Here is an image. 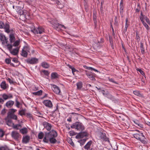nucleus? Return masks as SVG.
Segmentation results:
<instances>
[{
	"label": "nucleus",
	"instance_id": "338daca9",
	"mask_svg": "<svg viewBox=\"0 0 150 150\" xmlns=\"http://www.w3.org/2000/svg\"><path fill=\"white\" fill-rule=\"evenodd\" d=\"M88 70H93V67H89L88 68Z\"/></svg>",
	"mask_w": 150,
	"mask_h": 150
},
{
	"label": "nucleus",
	"instance_id": "6e6d98bb",
	"mask_svg": "<svg viewBox=\"0 0 150 150\" xmlns=\"http://www.w3.org/2000/svg\"><path fill=\"white\" fill-rule=\"evenodd\" d=\"M4 100L3 99L0 98V103H3L4 102Z\"/></svg>",
	"mask_w": 150,
	"mask_h": 150
},
{
	"label": "nucleus",
	"instance_id": "ddd939ff",
	"mask_svg": "<svg viewBox=\"0 0 150 150\" xmlns=\"http://www.w3.org/2000/svg\"><path fill=\"white\" fill-rule=\"evenodd\" d=\"M11 59H12V61L15 63H11V66L14 67H16L19 65L20 63L18 61L17 58H11Z\"/></svg>",
	"mask_w": 150,
	"mask_h": 150
},
{
	"label": "nucleus",
	"instance_id": "e433bc0d",
	"mask_svg": "<svg viewBox=\"0 0 150 150\" xmlns=\"http://www.w3.org/2000/svg\"><path fill=\"white\" fill-rule=\"evenodd\" d=\"M136 70L137 71H139L143 76L145 77V75L144 71H143L141 69H137Z\"/></svg>",
	"mask_w": 150,
	"mask_h": 150
},
{
	"label": "nucleus",
	"instance_id": "5701e85b",
	"mask_svg": "<svg viewBox=\"0 0 150 150\" xmlns=\"http://www.w3.org/2000/svg\"><path fill=\"white\" fill-rule=\"evenodd\" d=\"M43 125L44 127L48 130H50L52 128L51 125L49 123L47 122H43Z\"/></svg>",
	"mask_w": 150,
	"mask_h": 150
},
{
	"label": "nucleus",
	"instance_id": "7c9ffc66",
	"mask_svg": "<svg viewBox=\"0 0 150 150\" xmlns=\"http://www.w3.org/2000/svg\"><path fill=\"white\" fill-rule=\"evenodd\" d=\"M12 127L14 129L18 130L21 127V124L14 125V124Z\"/></svg>",
	"mask_w": 150,
	"mask_h": 150
},
{
	"label": "nucleus",
	"instance_id": "4d7b16f0",
	"mask_svg": "<svg viewBox=\"0 0 150 150\" xmlns=\"http://www.w3.org/2000/svg\"><path fill=\"white\" fill-rule=\"evenodd\" d=\"M102 93L103 94V95H107V94L105 93V91L104 90H102L101 91Z\"/></svg>",
	"mask_w": 150,
	"mask_h": 150
},
{
	"label": "nucleus",
	"instance_id": "09e8293b",
	"mask_svg": "<svg viewBox=\"0 0 150 150\" xmlns=\"http://www.w3.org/2000/svg\"><path fill=\"white\" fill-rule=\"evenodd\" d=\"M123 7L122 6H120V13H122L123 12Z\"/></svg>",
	"mask_w": 150,
	"mask_h": 150
},
{
	"label": "nucleus",
	"instance_id": "13d9d810",
	"mask_svg": "<svg viewBox=\"0 0 150 150\" xmlns=\"http://www.w3.org/2000/svg\"><path fill=\"white\" fill-rule=\"evenodd\" d=\"M67 120L69 122H71V118L70 117H69L67 119Z\"/></svg>",
	"mask_w": 150,
	"mask_h": 150
},
{
	"label": "nucleus",
	"instance_id": "864d4df0",
	"mask_svg": "<svg viewBox=\"0 0 150 150\" xmlns=\"http://www.w3.org/2000/svg\"><path fill=\"white\" fill-rule=\"evenodd\" d=\"M23 111L22 110H19V114L21 115H22L23 114Z\"/></svg>",
	"mask_w": 150,
	"mask_h": 150
},
{
	"label": "nucleus",
	"instance_id": "4468645a",
	"mask_svg": "<svg viewBox=\"0 0 150 150\" xmlns=\"http://www.w3.org/2000/svg\"><path fill=\"white\" fill-rule=\"evenodd\" d=\"M11 136L14 139L18 140L20 136V135L17 131H13L11 133Z\"/></svg>",
	"mask_w": 150,
	"mask_h": 150
},
{
	"label": "nucleus",
	"instance_id": "c756f323",
	"mask_svg": "<svg viewBox=\"0 0 150 150\" xmlns=\"http://www.w3.org/2000/svg\"><path fill=\"white\" fill-rule=\"evenodd\" d=\"M51 76L52 78L56 79L58 77L59 75L56 72H53L51 74Z\"/></svg>",
	"mask_w": 150,
	"mask_h": 150
},
{
	"label": "nucleus",
	"instance_id": "4c0bfd02",
	"mask_svg": "<svg viewBox=\"0 0 150 150\" xmlns=\"http://www.w3.org/2000/svg\"><path fill=\"white\" fill-rule=\"evenodd\" d=\"M8 147L6 146H0V150H7Z\"/></svg>",
	"mask_w": 150,
	"mask_h": 150
},
{
	"label": "nucleus",
	"instance_id": "aec40b11",
	"mask_svg": "<svg viewBox=\"0 0 150 150\" xmlns=\"http://www.w3.org/2000/svg\"><path fill=\"white\" fill-rule=\"evenodd\" d=\"M43 103L45 106L49 108H51L52 107V103L50 100H45L43 101Z\"/></svg>",
	"mask_w": 150,
	"mask_h": 150
},
{
	"label": "nucleus",
	"instance_id": "f03ea898",
	"mask_svg": "<svg viewBox=\"0 0 150 150\" xmlns=\"http://www.w3.org/2000/svg\"><path fill=\"white\" fill-rule=\"evenodd\" d=\"M135 131L137 132L133 134V137L142 143L146 144V142L145 140V137L143 133L137 130H135Z\"/></svg>",
	"mask_w": 150,
	"mask_h": 150
},
{
	"label": "nucleus",
	"instance_id": "b1692460",
	"mask_svg": "<svg viewBox=\"0 0 150 150\" xmlns=\"http://www.w3.org/2000/svg\"><path fill=\"white\" fill-rule=\"evenodd\" d=\"M41 66L42 67L45 69H47L50 67V64L45 62H42Z\"/></svg>",
	"mask_w": 150,
	"mask_h": 150
},
{
	"label": "nucleus",
	"instance_id": "4be33fe9",
	"mask_svg": "<svg viewBox=\"0 0 150 150\" xmlns=\"http://www.w3.org/2000/svg\"><path fill=\"white\" fill-rule=\"evenodd\" d=\"M14 103V101L12 100L8 101L5 104L6 106L8 108H11L13 105Z\"/></svg>",
	"mask_w": 150,
	"mask_h": 150
},
{
	"label": "nucleus",
	"instance_id": "de8ad7c7",
	"mask_svg": "<svg viewBox=\"0 0 150 150\" xmlns=\"http://www.w3.org/2000/svg\"><path fill=\"white\" fill-rule=\"evenodd\" d=\"M7 80L9 82V83L11 84L13 83V81L12 79H11L9 78H8V79H7Z\"/></svg>",
	"mask_w": 150,
	"mask_h": 150
},
{
	"label": "nucleus",
	"instance_id": "0eeeda50",
	"mask_svg": "<svg viewBox=\"0 0 150 150\" xmlns=\"http://www.w3.org/2000/svg\"><path fill=\"white\" fill-rule=\"evenodd\" d=\"M49 22L52 24L53 27L56 30H57V29L58 28L60 29L64 27V25L58 23L57 21L54 19H52L51 21H49Z\"/></svg>",
	"mask_w": 150,
	"mask_h": 150
},
{
	"label": "nucleus",
	"instance_id": "dca6fc26",
	"mask_svg": "<svg viewBox=\"0 0 150 150\" xmlns=\"http://www.w3.org/2000/svg\"><path fill=\"white\" fill-rule=\"evenodd\" d=\"M0 40L1 41L3 44H6L7 45V44H8L7 43L8 39L3 34H0Z\"/></svg>",
	"mask_w": 150,
	"mask_h": 150
},
{
	"label": "nucleus",
	"instance_id": "79ce46f5",
	"mask_svg": "<svg viewBox=\"0 0 150 150\" xmlns=\"http://www.w3.org/2000/svg\"><path fill=\"white\" fill-rule=\"evenodd\" d=\"M142 24H143L144 26L146 28L147 30L149 29V27L148 25L144 22H142Z\"/></svg>",
	"mask_w": 150,
	"mask_h": 150
},
{
	"label": "nucleus",
	"instance_id": "ea45409f",
	"mask_svg": "<svg viewBox=\"0 0 150 150\" xmlns=\"http://www.w3.org/2000/svg\"><path fill=\"white\" fill-rule=\"evenodd\" d=\"M133 93L135 95L137 96H139L140 94V92L138 91H133Z\"/></svg>",
	"mask_w": 150,
	"mask_h": 150
},
{
	"label": "nucleus",
	"instance_id": "473e14b6",
	"mask_svg": "<svg viewBox=\"0 0 150 150\" xmlns=\"http://www.w3.org/2000/svg\"><path fill=\"white\" fill-rule=\"evenodd\" d=\"M21 54L23 57H27L28 53L22 50Z\"/></svg>",
	"mask_w": 150,
	"mask_h": 150
},
{
	"label": "nucleus",
	"instance_id": "58836bf2",
	"mask_svg": "<svg viewBox=\"0 0 150 150\" xmlns=\"http://www.w3.org/2000/svg\"><path fill=\"white\" fill-rule=\"evenodd\" d=\"M4 135V132L3 130L0 129V137H3Z\"/></svg>",
	"mask_w": 150,
	"mask_h": 150
},
{
	"label": "nucleus",
	"instance_id": "774afa93",
	"mask_svg": "<svg viewBox=\"0 0 150 150\" xmlns=\"http://www.w3.org/2000/svg\"><path fill=\"white\" fill-rule=\"evenodd\" d=\"M144 16V15H143L142 11H141V14H140V16Z\"/></svg>",
	"mask_w": 150,
	"mask_h": 150
},
{
	"label": "nucleus",
	"instance_id": "3c124183",
	"mask_svg": "<svg viewBox=\"0 0 150 150\" xmlns=\"http://www.w3.org/2000/svg\"><path fill=\"white\" fill-rule=\"evenodd\" d=\"M72 73L74 74V72H75L76 71H77V70L76 69H75L74 67H73L72 69Z\"/></svg>",
	"mask_w": 150,
	"mask_h": 150
},
{
	"label": "nucleus",
	"instance_id": "69168bd1",
	"mask_svg": "<svg viewBox=\"0 0 150 150\" xmlns=\"http://www.w3.org/2000/svg\"><path fill=\"white\" fill-rule=\"evenodd\" d=\"M92 70H93L94 71H96V72H98L99 71L98 70H97L96 69H94L93 68Z\"/></svg>",
	"mask_w": 150,
	"mask_h": 150
},
{
	"label": "nucleus",
	"instance_id": "a211bd4d",
	"mask_svg": "<svg viewBox=\"0 0 150 150\" xmlns=\"http://www.w3.org/2000/svg\"><path fill=\"white\" fill-rule=\"evenodd\" d=\"M11 118L6 117L5 119L6 124L10 127H12L14 123L13 122Z\"/></svg>",
	"mask_w": 150,
	"mask_h": 150
},
{
	"label": "nucleus",
	"instance_id": "72a5a7b5",
	"mask_svg": "<svg viewBox=\"0 0 150 150\" xmlns=\"http://www.w3.org/2000/svg\"><path fill=\"white\" fill-rule=\"evenodd\" d=\"M42 91L41 90H40L37 92L33 93V94L35 95L40 96L42 95Z\"/></svg>",
	"mask_w": 150,
	"mask_h": 150
},
{
	"label": "nucleus",
	"instance_id": "37998d69",
	"mask_svg": "<svg viewBox=\"0 0 150 150\" xmlns=\"http://www.w3.org/2000/svg\"><path fill=\"white\" fill-rule=\"evenodd\" d=\"M42 71L44 73V74L48 76L49 74V73L47 70H44Z\"/></svg>",
	"mask_w": 150,
	"mask_h": 150
},
{
	"label": "nucleus",
	"instance_id": "7ed1b4c3",
	"mask_svg": "<svg viewBox=\"0 0 150 150\" xmlns=\"http://www.w3.org/2000/svg\"><path fill=\"white\" fill-rule=\"evenodd\" d=\"M20 47V45L17 46H12V45H9V43L7 44V48L10 53L14 55H16L18 54Z\"/></svg>",
	"mask_w": 150,
	"mask_h": 150
},
{
	"label": "nucleus",
	"instance_id": "6ab92c4d",
	"mask_svg": "<svg viewBox=\"0 0 150 150\" xmlns=\"http://www.w3.org/2000/svg\"><path fill=\"white\" fill-rule=\"evenodd\" d=\"M30 139V137L28 135H26L23 137L22 142L23 143L27 144L28 143Z\"/></svg>",
	"mask_w": 150,
	"mask_h": 150
},
{
	"label": "nucleus",
	"instance_id": "e2e57ef3",
	"mask_svg": "<svg viewBox=\"0 0 150 150\" xmlns=\"http://www.w3.org/2000/svg\"><path fill=\"white\" fill-rule=\"evenodd\" d=\"M19 13H20V14L21 15H22V14H23V11L21 10L19 12Z\"/></svg>",
	"mask_w": 150,
	"mask_h": 150
},
{
	"label": "nucleus",
	"instance_id": "c9c22d12",
	"mask_svg": "<svg viewBox=\"0 0 150 150\" xmlns=\"http://www.w3.org/2000/svg\"><path fill=\"white\" fill-rule=\"evenodd\" d=\"M22 50H24V51L26 52L27 53L28 52H29V48L27 46H24L23 47Z\"/></svg>",
	"mask_w": 150,
	"mask_h": 150
},
{
	"label": "nucleus",
	"instance_id": "393cba45",
	"mask_svg": "<svg viewBox=\"0 0 150 150\" xmlns=\"http://www.w3.org/2000/svg\"><path fill=\"white\" fill-rule=\"evenodd\" d=\"M83 84L81 81H79L76 83L77 86V89L78 90H81L83 87Z\"/></svg>",
	"mask_w": 150,
	"mask_h": 150
},
{
	"label": "nucleus",
	"instance_id": "a18cd8bd",
	"mask_svg": "<svg viewBox=\"0 0 150 150\" xmlns=\"http://www.w3.org/2000/svg\"><path fill=\"white\" fill-rule=\"evenodd\" d=\"M20 105V103L17 100H16V106L18 108H19V105Z\"/></svg>",
	"mask_w": 150,
	"mask_h": 150
},
{
	"label": "nucleus",
	"instance_id": "cd10ccee",
	"mask_svg": "<svg viewBox=\"0 0 150 150\" xmlns=\"http://www.w3.org/2000/svg\"><path fill=\"white\" fill-rule=\"evenodd\" d=\"M92 141H90L88 142L86 145L84 146V148L85 149H88L90 148V146L92 143Z\"/></svg>",
	"mask_w": 150,
	"mask_h": 150
},
{
	"label": "nucleus",
	"instance_id": "1a4fd4ad",
	"mask_svg": "<svg viewBox=\"0 0 150 150\" xmlns=\"http://www.w3.org/2000/svg\"><path fill=\"white\" fill-rule=\"evenodd\" d=\"M31 31L35 34H41L44 32L45 29L41 26L31 29Z\"/></svg>",
	"mask_w": 150,
	"mask_h": 150
},
{
	"label": "nucleus",
	"instance_id": "5fc2aeb1",
	"mask_svg": "<svg viewBox=\"0 0 150 150\" xmlns=\"http://www.w3.org/2000/svg\"><path fill=\"white\" fill-rule=\"evenodd\" d=\"M5 113H6V111H5V109H3L1 112V114H5Z\"/></svg>",
	"mask_w": 150,
	"mask_h": 150
},
{
	"label": "nucleus",
	"instance_id": "c03bdc74",
	"mask_svg": "<svg viewBox=\"0 0 150 150\" xmlns=\"http://www.w3.org/2000/svg\"><path fill=\"white\" fill-rule=\"evenodd\" d=\"M146 17L145 16H140V19L142 23L144 22V20L145 19Z\"/></svg>",
	"mask_w": 150,
	"mask_h": 150
},
{
	"label": "nucleus",
	"instance_id": "0e129e2a",
	"mask_svg": "<svg viewBox=\"0 0 150 150\" xmlns=\"http://www.w3.org/2000/svg\"><path fill=\"white\" fill-rule=\"evenodd\" d=\"M146 124L148 126L150 127V122H146Z\"/></svg>",
	"mask_w": 150,
	"mask_h": 150
},
{
	"label": "nucleus",
	"instance_id": "f3484780",
	"mask_svg": "<svg viewBox=\"0 0 150 150\" xmlns=\"http://www.w3.org/2000/svg\"><path fill=\"white\" fill-rule=\"evenodd\" d=\"M88 135V133L86 132H80L76 136V138L77 139L87 137Z\"/></svg>",
	"mask_w": 150,
	"mask_h": 150
},
{
	"label": "nucleus",
	"instance_id": "20e7f679",
	"mask_svg": "<svg viewBox=\"0 0 150 150\" xmlns=\"http://www.w3.org/2000/svg\"><path fill=\"white\" fill-rule=\"evenodd\" d=\"M71 127L79 131H82L85 129V127L83 124L79 122H76L73 124Z\"/></svg>",
	"mask_w": 150,
	"mask_h": 150
},
{
	"label": "nucleus",
	"instance_id": "f8f14e48",
	"mask_svg": "<svg viewBox=\"0 0 150 150\" xmlns=\"http://www.w3.org/2000/svg\"><path fill=\"white\" fill-rule=\"evenodd\" d=\"M26 62L28 64H35L38 63V59L36 58H32L27 59Z\"/></svg>",
	"mask_w": 150,
	"mask_h": 150
},
{
	"label": "nucleus",
	"instance_id": "423d86ee",
	"mask_svg": "<svg viewBox=\"0 0 150 150\" xmlns=\"http://www.w3.org/2000/svg\"><path fill=\"white\" fill-rule=\"evenodd\" d=\"M0 28L4 29L5 32L7 33H9L10 32L9 24L6 23H4L1 20H0Z\"/></svg>",
	"mask_w": 150,
	"mask_h": 150
},
{
	"label": "nucleus",
	"instance_id": "9b49d317",
	"mask_svg": "<svg viewBox=\"0 0 150 150\" xmlns=\"http://www.w3.org/2000/svg\"><path fill=\"white\" fill-rule=\"evenodd\" d=\"M85 71L86 75L92 81L95 80V74L87 70H85Z\"/></svg>",
	"mask_w": 150,
	"mask_h": 150
},
{
	"label": "nucleus",
	"instance_id": "052dcab7",
	"mask_svg": "<svg viewBox=\"0 0 150 150\" xmlns=\"http://www.w3.org/2000/svg\"><path fill=\"white\" fill-rule=\"evenodd\" d=\"M111 26L112 27V35H114L115 34L114 32V29H113V28L112 26V25H111Z\"/></svg>",
	"mask_w": 150,
	"mask_h": 150
},
{
	"label": "nucleus",
	"instance_id": "49530a36",
	"mask_svg": "<svg viewBox=\"0 0 150 150\" xmlns=\"http://www.w3.org/2000/svg\"><path fill=\"white\" fill-rule=\"evenodd\" d=\"M109 80L110 81V82H112V83H114L116 84H117V83L116 82H115V81L113 79H112V78H109Z\"/></svg>",
	"mask_w": 150,
	"mask_h": 150
},
{
	"label": "nucleus",
	"instance_id": "680f3d73",
	"mask_svg": "<svg viewBox=\"0 0 150 150\" xmlns=\"http://www.w3.org/2000/svg\"><path fill=\"white\" fill-rule=\"evenodd\" d=\"M145 19L146 20V21L148 23V22L149 21V19L147 18V17H145Z\"/></svg>",
	"mask_w": 150,
	"mask_h": 150
},
{
	"label": "nucleus",
	"instance_id": "9d476101",
	"mask_svg": "<svg viewBox=\"0 0 150 150\" xmlns=\"http://www.w3.org/2000/svg\"><path fill=\"white\" fill-rule=\"evenodd\" d=\"M96 137L98 139L101 141H105L106 138V134L105 133L98 132L96 134Z\"/></svg>",
	"mask_w": 150,
	"mask_h": 150
},
{
	"label": "nucleus",
	"instance_id": "6e6552de",
	"mask_svg": "<svg viewBox=\"0 0 150 150\" xmlns=\"http://www.w3.org/2000/svg\"><path fill=\"white\" fill-rule=\"evenodd\" d=\"M16 110L14 109H11L9 111L7 117H8L13 119L17 120V115H15L14 113L16 111Z\"/></svg>",
	"mask_w": 150,
	"mask_h": 150
},
{
	"label": "nucleus",
	"instance_id": "bf43d9fd",
	"mask_svg": "<svg viewBox=\"0 0 150 150\" xmlns=\"http://www.w3.org/2000/svg\"><path fill=\"white\" fill-rule=\"evenodd\" d=\"M67 66L70 69H72L73 68V67H72V66H71V65H70V64H68L67 65Z\"/></svg>",
	"mask_w": 150,
	"mask_h": 150
},
{
	"label": "nucleus",
	"instance_id": "f704fd0d",
	"mask_svg": "<svg viewBox=\"0 0 150 150\" xmlns=\"http://www.w3.org/2000/svg\"><path fill=\"white\" fill-rule=\"evenodd\" d=\"M44 135L43 133L42 132H40L38 135V138L40 139H41L43 138Z\"/></svg>",
	"mask_w": 150,
	"mask_h": 150
},
{
	"label": "nucleus",
	"instance_id": "a19ab883",
	"mask_svg": "<svg viewBox=\"0 0 150 150\" xmlns=\"http://www.w3.org/2000/svg\"><path fill=\"white\" fill-rule=\"evenodd\" d=\"M11 59L7 58L5 59V62L7 64H11Z\"/></svg>",
	"mask_w": 150,
	"mask_h": 150
},
{
	"label": "nucleus",
	"instance_id": "39448f33",
	"mask_svg": "<svg viewBox=\"0 0 150 150\" xmlns=\"http://www.w3.org/2000/svg\"><path fill=\"white\" fill-rule=\"evenodd\" d=\"M9 40L10 43L9 45H12V46H17L20 45V40L18 39L15 41V38L13 34H11L9 35Z\"/></svg>",
	"mask_w": 150,
	"mask_h": 150
},
{
	"label": "nucleus",
	"instance_id": "603ef678",
	"mask_svg": "<svg viewBox=\"0 0 150 150\" xmlns=\"http://www.w3.org/2000/svg\"><path fill=\"white\" fill-rule=\"evenodd\" d=\"M120 6H123V0H121L120 3Z\"/></svg>",
	"mask_w": 150,
	"mask_h": 150
},
{
	"label": "nucleus",
	"instance_id": "c85d7f7f",
	"mask_svg": "<svg viewBox=\"0 0 150 150\" xmlns=\"http://www.w3.org/2000/svg\"><path fill=\"white\" fill-rule=\"evenodd\" d=\"M140 47L142 54H144L145 53V52L144 50V47L143 44L142 42L140 43Z\"/></svg>",
	"mask_w": 150,
	"mask_h": 150
},
{
	"label": "nucleus",
	"instance_id": "2f4dec72",
	"mask_svg": "<svg viewBox=\"0 0 150 150\" xmlns=\"http://www.w3.org/2000/svg\"><path fill=\"white\" fill-rule=\"evenodd\" d=\"M128 20L127 18H126L125 19V29L124 31L126 32L127 31V28L128 27L129 24H128Z\"/></svg>",
	"mask_w": 150,
	"mask_h": 150
},
{
	"label": "nucleus",
	"instance_id": "a878e982",
	"mask_svg": "<svg viewBox=\"0 0 150 150\" xmlns=\"http://www.w3.org/2000/svg\"><path fill=\"white\" fill-rule=\"evenodd\" d=\"M0 86L1 88L5 90L7 88V86L5 81H3L0 84Z\"/></svg>",
	"mask_w": 150,
	"mask_h": 150
},
{
	"label": "nucleus",
	"instance_id": "412c9836",
	"mask_svg": "<svg viewBox=\"0 0 150 150\" xmlns=\"http://www.w3.org/2000/svg\"><path fill=\"white\" fill-rule=\"evenodd\" d=\"M2 97L4 100H6L8 99L12 98L13 96L11 93H9L8 94L4 93L2 95Z\"/></svg>",
	"mask_w": 150,
	"mask_h": 150
},
{
	"label": "nucleus",
	"instance_id": "f257e3e1",
	"mask_svg": "<svg viewBox=\"0 0 150 150\" xmlns=\"http://www.w3.org/2000/svg\"><path fill=\"white\" fill-rule=\"evenodd\" d=\"M57 136V134L56 131L53 130H52L48 133L45 134L43 139V141L46 143H48L49 142H50L51 144H55L57 142L55 138Z\"/></svg>",
	"mask_w": 150,
	"mask_h": 150
},
{
	"label": "nucleus",
	"instance_id": "2eb2a0df",
	"mask_svg": "<svg viewBox=\"0 0 150 150\" xmlns=\"http://www.w3.org/2000/svg\"><path fill=\"white\" fill-rule=\"evenodd\" d=\"M52 88L54 93L57 94H60V89L57 86L54 84L52 85Z\"/></svg>",
	"mask_w": 150,
	"mask_h": 150
},
{
	"label": "nucleus",
	"instance_id": "8fccbe9b",
	"mask_svg": "<svg viewBox=\"0 0 150 150\" xmlns=\"http://www.w3.org/2000/svg\"><path fill=\"white\" fill-rule=\"evenodd\" d=\"M117 17H116L115 19V24L117 26L118 25V23L117 21Z\"/></svg>",
	"mask_w": 150,
	"mask_h": 150
},
{
	"label": "nucleus",
	"instance_id": "bb28decb",
	"mask_svg": "<svg viewBox=\"0 0 150 150\" xmlns=\"http://www.w3.org/2000/svg\"><path fill=\"white\" fill-rule=\"evenodd\" d=\"M20 132L23 134H26L28 132V129L26 127H24L20 129Z\"/></svg>",
	"mask_w": 150,
	"mask_h": 150
}]
</instances>
